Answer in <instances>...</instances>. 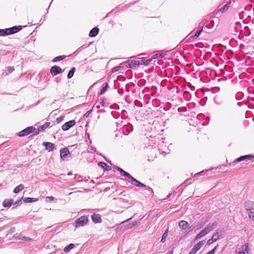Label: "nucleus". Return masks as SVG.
Returning <instances> with one entry per match:
<instances>
[{"label": "nucleus", "mask_w": 254, "mask_h": 254, "mask_svg": "<svg viewBox=\"0 0 254 254\" xmlns=\"http://www.w3.org/2000/svg\"><path fill=\"white\" fill-rule=\"evenodd\" d=\"M203 172H204V171H201V172H200V173H197L196 175H198V174H201V173H203Z\"/></svg>", "instance_id": "50"}, {"label": "nucleus", "mask_w": 254, "mask_h": 254, "mask_svg": "<svg viewBox=\"0 0 254 254\" xmlns=\"http://www.w3.org/2000/svg\"><path fill=\"white\" fill-rule=\"evenodd\" d=\"M127 128H129L131 131H132L133 130V127L131 124H128L125 127Z\"/></svg>", "instance_id": "37"}, {"label": "nucleus", "mask_w": 254, "mask_h": 254, "mask_svg": "<svg viewBox=\"0 0 254 254\" xmlns=\"http://www.w3.org/2000/svg\"><path fill=\"white\" fill-rule=\"evenodd\" d=\"M202 28H201V29L200 30L197 31L195 33V34L193 36H192V37L193 39L197 38L200 35V34L201 32H202Z\"/></svg>", "instance_id": "29"}, {"label": "nucleus", "mask_w": 254, "mask_h": 254, "mask_svg": "<svg viewBox=\"0 0 254 254\" xmlns=\"http://www.w3.org/2000/svg\"><path fill=\"white\" fill-rule=\"evenodd\" d=\"M75 67H72L71 68V69L69 70V71L68 72L67 75V77L68 79H70L73 76L74 73L75 72Z\"/></svg>", "instance_id": "23"}, {"label": "nucleus", "mask_w": 254, "mask_h": 254, "mask_svg": "<svg viewBox=\"0 0 254 254\" xmlns=\"http://www.w3.org/2000/svg\"><path fill=\"white\" fill-rule=\"evenodd\" d=\"M50 124V123H46L43 125L40 126V128L41 130L45 129H46V128H47L49 126Z\"/></svg>", "instance_id": "31"}, {"label": "nucleus", "mask_w": 254, "mask_h": 254, "mask_svg": "<svg viewBox=\"0 0 254 254\" xmlns=\"http://www.w3.org/2000/svg\"><path fill=\"white\" fill-rule=\"evenodd\" d=\"M21 240H27V237H24V236H22V239Z\"/></svg>", "instance_id": "45"}, {"label": "nucleus", "mask_w": 254, "mask_h": 254, "mask_svg": "<svg viewBox=\"0 0 254 254\" xmlns=\"http://www.w3.org/2000/svg\"><path fill=\"white\" fill-rule=\"evenodd\" d=\"M160 56H161V55H160L157 54H155V55H153V56H152V59H157V58H158Z\"/></svg>", "instance_id": "40"}, {"label": "nucleus", "mask_w": 254, "mask_h": 254, "mask_svg": "<svg viewBox=\"0 0 254 254\" xmlns=\"http://www.w3.org/2000/svg\"><path fill=\"white\" fill-rule=\"evenodd\" d=\"M204 243V240L199 241L193 246L192 249L189 252V254H195L203 246Z\"/></svg>", "instance_id": "9"}, {"label": "nucleus", "mask_w": 254, "mask_h": 254, "mask_svg": "<svg viewBox=\"0 0 254 254\" xmlns=\"http://www.w3.org/2000/svg\"><path fill=\"white\" fill-rule=\"evenodd\" d=\"M24 188V185H23L22 184H20L19 185H18V186H17L13 190V192L15 193H18L20 191L22 190H23Z\"/></svg>", "instance_id": "20"}, {"label": "nucleus", "mask_w": 254, "mask_h": 254, "mask_svg": "<svg viewBox=\"0 0 254 254\" xmlns=\"http://www.w3.org/2000/svg\"><path fill=\"white\" fill-rule=\"evenodd\" d=\"M86 114H87V115H88V112L86 113V116H87V115H86Z\"/></svg>", "instance_id": "52"}, {"label": "nucleus", "mask_w": 254, "mask_h": 254, "mask_svg": "<svg viewBox=\"0 0 254 254\" xmlns=\"http://www.w3.org/2000/svg\"><path fill=\"white\" fill-rule=\"evenodd\" d=\"M63 120V117H60L59 118H58L57 119V122L58 123H60L61 122H62Z\"/></svg>", "instance_id": "42"}, {"label": "nucleus", "mask_w": 254, "mask_h": 254, "mask_svg": "<svg viewBox=\"0 0 254 254\" xmlns=\"http://www.w3.org/2000/svg\"><path fill=\"white\" fill-rule=\"evenodd\" d=\"M91 218L94 223H100L102 222L101 216L99 214H93L91 215Z\"/></svg>", "instance_id": "14"}, {"label": "nucleus", "mask_w": 254, "mask_h": 254, "mask_svg": "<svg viewBox=\"0 0 254 254\" xmlns=\"http://www.w3.org/2000/svg\"><path fill=\"white\" fill-rule=\"evenodd\" d=\"M101 106H102V107H104V103L103 101L101 102L100 103V105H97L96 108H99Z\"/></svg>", "instance_id": "39"}, {"label": "nucleus", "mask_w": 254, "mask_h": 254, "mask_svg": "<svg viewBox=\"0 0 254 254\" xmlns=\"http://www.w3.org/2000/svg\"><path fill=\"white\" fill-rule=\"evenodd\" d=\"M23 201L25 203L34 202L38 201L37 198L24 197L23 198Z\"/></svg>", "instance_id": "19"}, {"label": "nucleus", "mask_w": 254, "mask_h": 254, "mask_svg": "<svg viewBox=\"0 0 254 254\" xmlns=\"http://www.w3.org/2000/svg\"><path fill=\"white\" fill-rule=\"evenodd\" d=\"M140 220H135L129 224V228H131L132 227L137 226V225H139L140 224Z\"/></svg>", "instance_id": "24"}, {"label": "nucleus", "mask_w": 254, "mask_h": 254, "mask_svg": "<svg viewBox=\"0 0 254 254\" xmlns=\"http://www.w3.org/2000/svg\"><path fill=\"white\" fill-rule=\"evenodd\" d=\"M140 64H143L139 61L133 60L128 63V66L130 68H134Z\"/></svg>", "instance_id": "15"}, {"label": "nucleus", "mask_w": 254, "mask_h": 254, "mask_svg": "<svg viewBox=\"0 0 254 254\" xmlns=\"http://www.w3.org/2000/svg\"><path fill=\"white\" fill-rule=\"evenodd\" d=\"M249 248L248 243L241 246H238L235 251V254H249Z\"/></svg>", "instance_id": "4"}, {"label": "nucleus", "mask_w": 254, "mask_h": 254, "mask_svg": "<svg viewBox=\"0 0 254 254\" xmlns=\"http://www.w3.org/2000/svg\"><path fill=\"white\" fill-rule=\"evenodd\" d=\"M116 169L120 172L121 175L124 177H127V181L128 183L134 185V186L138 187H144L145 185L139 181H137L133 177H132L129 173L126 172L122 168L119 167H116Z\"/></svg>", "instance_id": "1"}, {"label": "nucleus", "mask_w": 254, "mask_h": 254, "mask_svg": "<svg viewBox=\"0 0 254 254\" xmlns=\"http://www.w3.org/2000/svg\"><path fill=\"white\" fill-rule=\"evenodd\" d=\"M179 226L181 229L185 230L189 227V224L186 221L182 220L179 223Z\"/></svg>", "instance_id": "16"}, {"label": "nucleus", "mask_w": 254, "mask_h": 254, "mask_svg": "<svg viewBox=\"0 0 254 254\" xmlns=\"http://www.w3.org/2000/svg\"><path fill=\"white\" fill-rule=\"evenodd\" d=\"M15 227H12L10 229L8 230V233H12L15 231Z\"/></svg>", "instance_id": "41"}, {"label": "nucleus", "mask_w": 254, "mask_h": 254, "mask_svg": "<svg viewBox=\"0 0 254 254\" xmlns=\"http://www.w3.org/2000/svg\"><path fill=\"white\" fill-rule=\"evenodd\" d=\"M20 202V200H18V201L15 202V203H14V205H15V207H16L19 205Z\"/></svg>", "instance_id": "43"}, {"label": "nucleus", "mask_w": 254, "mask_h": 254, "mask_svg": "<svg viewBox=\"0 0 254 254\" xmlns=\"http://www.w3.org/2000/svg\"><path fill=\"white\" fill-rule=\"evenodd\" d=\"M50 72L53 75H56L62 72V69L60 67L54 65L51 68Z\"/></svg>", "instance_id": "11"}, {"label": "nucleus", "mask_w": 254, "mask_h": 254, "mask_svg": "<svg viewBox=\"0 0 254 254\" xmlns=\"http://www.w3.org/2000/svg\"><path fill=\"white\" fill-rule=\"evenodd\" d=\"M253 206H254V203L252 201H249L246 203V209L250 211L248 212L250 219L254 220V212L251 211V209H253Z\"/></svg>", "instance_id": "6"}, {"label": "nucleus", "mask_w": 254, "mask_h": 254, "mask_svg": "<svg viewBox=\"0 0 254 254\" xmlns=\"http://www.w3.org/2000/svg\"><path fill=\"white\" fill-rule=\"evenodd\" d=\"M88 221L87 217L85 216H81L75 221V227H82L86 225Z\"/></svg>", "instance_id": "5"}, {"label": "nucleus", "mask_w": 254, "mask_h": 254, "mask_svg": "<svg viewBox=\"0 0 254 254\" xmlns=\"http://www.w3.org/2000/svg\"><path fill=\"white\" fill-rule=\"evenodd\" d=\"M75 124V121L74 120L69 121L64 123L62 127V128L63 130L66 131L68 130L70 127L74 126Z\"/></svg>", "instance_id": "10"}, {"label": "nucleus", "mask_w": 254, "mask_h": 254, "mask_svg": "<svg viewBox=\"0 0 254 254\" xmlns=\"http://www.w3.org/2000/svg\"><path fill=\"white\" fill-rule=\"evenodd\" d=\"M88 151H91V152H92V151L95 152V149L93 146H92L91 145H89L88 147Z\"/></svg>", "instance_id": "34"}, {"label": "nucleus", "mask_w": 254, "mask_h": 254, "mask_svg": "<svg viewBox=\"0 0 254 254\" xmlns=\"http://www.w3.org/2000/svg\"><path fill=\"white\" fill-rule=\"evenodd\" d=\"M38 133V131H36V133H35V134H37Z\"/></svg>", "instance_id": "51"}, {"label": "nucleus", "mask_w": 254, "mask_h": 254, "mask_svg": "<svg viewBox=\"0 0 254 254\" xmlns=\"http://www.w3.org/2000/svg\"><path fill=\"white\" fill-rule=\"evenodd\" d=\"M3 220H4L3 218H0V222L3 221Z\"/></svg>", "instance_id": "47"}, {"label": "nucleus", "mask_w": 254, "mask_h": 254, "mask_svg": "<svg viewBox=\"0 0 254 254\" xmlns=\"http://www.w3.org/2000/svg\"><path fill=\"white\" fill-rule=\"evenodd\" d=\"M12 203L13 200L12 199H5L2 202V206L4 207H10Z\"/></svg>", "instance_id": "18"}, {"label": "nucleus", "mask_w": 254, "mask_h": 254, "mask_svg": "<svg viewBox=\"0 0 254 254\" xmlns=\"http://www.w3.org/2000/svg\"><path fill=\"white\" fill-rule=\"evenodd\" d=\"M168 235V229H167L165 230V232L163 233L162 239H161V242L164 243L165 241V240L166 238L167 237Z\"/></svg>", "instance_id": "26"}, {"label": "nucleus", "mask_w": 254, "mask_h": 254, "mask_svg": "<svg viewBox=\"0 0 254 254\" xmlns=\"http://www.w3.org/2000/svg\"><path fill=\"white\" fill-rule=\"evenodd\" d=\"M219 236L220 235L219 233L218 232H216L213 235L211 238L213 240V241L216 242L219 239Z\"/></svg>", "instance_id": "28"}, {"label": "nucleus", "mask_w": 254, "mask_h": 254, "mask_svg": "<svg viewBox=\"0 0 254 254\" xmlns=\"http://www.w3.org/2000/svg\"><path fill=\"white\" fill-rule=\"evenodd\" d=\"M42 145L45 147V149L49 152L53 151L55 148L54 144L49 142H44Z\"/></svg>", "instance_id": "13"}, {"label": "nucleus", "mask_w": 254, "mask_h": 254, "mask_svg": "<svg viewBox=\"0 0 254 254\" xmlns=\"http://www.w3.org/2000/svg\"><path fill=\"white\" fill-rule=\"evenodd\" d=\"M173 251H169L167 254H173Z\"/></svg>", "instance_id": "46"}, {"label": "nucleus", "mask_w": 254, "mask_h": 254, "mask_svg": "<svg viewBox=\"0 0 254 254\" xmlns=\"http://www.w3.org/2000/svg\"><path fill=\"white\" fill-rule=\"evenodd\" d=\"M231 2H227L226 4H225L222 7L220 8L218 11L223 12L226 10H227L230 6V4Z\"/></svg>", "instance_id": "22"}, {"label": "nucleus", "mask_w": 254, "mask_h": 254, "mask_svg": "<svg viewBox=\"0 0 254 254\" xmlns=\"http://www.w3.org/2000/svg\"><path fill=\"white\" fill-rule=\"evenodd\" d=\"M98 165L104 170H108V169L107 167H109L106 163L102 162H99Z\"/></svg>", "instance_id": "25"}, {"label": "nucleus", "mask_w": 254, "mask_h": 254, "mask_svg": "<svg viewBox=\"0 0 254 254\" xmlns=\"http://www.w3.org/2000/svg\"><path fill=\"white\" fill-rule=\"evenodd\" d=\"M105 86L103 87L102 88V89L101 90V91H100L101 95L104 94L107 90V88L108 87V84L107 83H105Z\"/></svg>", "instance_id": "30"}, {"label": "nucleus", "mask_w": 254, "mask_h": 254, "mask_svg": "<svg viewBox=\"0 0 254 254\" xmlns=\"http://www.w3.org/2000/svg\"><path fill=\"white\" fill-rule=\"evenodd\" d=\"M72 175V173L71 172H68V174H67V175H68V176H70V175Z\"/></svg>", "instance_id": "48"}, {"label": "nucleus", "mask_w": 254, "mask_h": 254, "mask_svg": "<svg viewBox=\"0 0 254 254\" xmlns=\"http://www.w3.org/2000/svg\"><path fill=\"white\" fill-rule=\"evenodd\" d=\"M7 68L10 72H11L14 70V67L12 66H8Z\"/></svg>", "instance_id": "44"}, {"label": "nucleus", "mask_w": 254, "mask_h": 254, "mask_svg": "<svg viewBox=\"0 0 254 254\" xmlns=\"http://www.w3.org/2000/svg\"><path fill=\"white\" fill-rule=\"evenodd\" d=\"M216 226L215 223L208 224L204 229L202 230L197 235L195 236L194 240L195 241L198 239H201L202 237L206 235L210 232L212 231Z\"/></svg>", "instance_id": "2"}, {"label": "nucleus", "mask_w": 254, "mask_h": 254, "mask_svg": "<svg viewBox=\"0 0 254 254\" xmlns=\"http://www.w3.org/2000/svg\"><path fill=\"white\" fill-rule=\"evenodd\" d=\"M69 154V151L67 148H64L60 150V156L63 160H64L65 157Z\"/></svg>", "instance_id": "12"}, {"label": "nucleus", "mask_w": 254, "mask_h": 254, "mask_svg": "<svg viewBox=\"0 0 254 254\" xmlns=\"http://www.w3.org/2000/svg\"><path fill=\"white\" fill-rule=\"evenodd\" d=\"M248 160L252 161V162L254 161V156L253 155H247L244 156H242L238 158H237L234 162H240L242 161H247Z\"/></svg>", "instance_id": "8"}, {"label": "nucleus", "mask_w": 254, "mask_h": 254, "mask_svg": "<svg viewBox=\"0 0 254 254\" xmlns=\"http://www.w3.org/2000/svg\"><path fill=\"white\" fill-rule=\"evenodd\" d=\"M75 246L74 244H70L69 245L66 246L64 249V251L66 253H68L69 252H70V251L71 250H72V249H73L74 248Z\"/></svg>", "instance_id": "21"}, {"label": "nucleus", "mask_w": 254, "mask_h": 254, "mask_svg": "<svg viewBox=\"0 0 254 254\" xmlns=\"http://www.w3.org/2000/svg\"><path fill=\"white\" fill-rule=\"evenodd\" d=\"M121 67L120 66H115L112 69V72H115L116 71H118L121 69Z\"/></svg>", "instance_id": "33"}, {"label": "nucleus", "mask_w": 254, "mask_h": 254, "mask_svg": "<svg viewBox=\"0 0 254 254\" xmlns=\"http://www.w3.org/2000/svg\"><path fill=\"white\" fill-rule=\"evenodd\" d=\"M31 240H32V239L29 238H27V240L26 241H31Z\"/></svg>", "instance_id": "49"}, {"label": "nucleus", "mask_w": 254, "mask_h": 254, "mask_svg": "<svg viewBox=\"0 0 254 254\" xmlns=\"http://www.w3.org/2000/svg\"><path fill=\"white\" fill-rule=\"evenodd\" d=\"M209 171V170H205V171H206V172H207V171Z\"/></svg>", "instance_id": "55"}, {"label": "nucleus", "mask_w": 254, "mask_h": 254, "mask_svg": "<svg viewBox=\"0 0 254 254\" xmlns=\"http://www.w3.org/2000/svg\"><path fill=\"white\" fill-rule=\"evenodd\" d=\"M214 242H215L214 241H213V240L212 239V238H211V239H209L207 242V245H208V246L209 245H210L211 244H212V243H213Z\"/></svg>", "instance_id": "38"}, {"label": "nucleus", "mask_w": 254, "mask_h": 254, "mask_svg": "<svg viewBox=\"0 0 254 254\" xmlns=\"http://www.w3.org/2000/svg\"><path fill=\"white\" fill-rule=\"evenodd\" d=\"M151 59H148L145 62L143 61H141V63L143 64H148L149 63H150L151 62Z\"/></svg>", "instance_id": "36"}, {"label": "nucleus", "mask_w": 254, "mask_h": 254, "mask_svg": "<svg viewBox=\"0 0 254 254\" xmlns=\"http://www.w3.org/2000/svg\"><path fill=\"white\" fill-rule=\"evenodd\" d=\"M22 29L21 26H13L11 28L5 29H0V36H4L8 35L14 34Z\"/></svg>", "instance_id": "3"}, {"label": "nucleus", "mask_w": 254, "mask_h": 254, "mask_svg": "<svg viewBox=\"0 0 254 254\" xmlns=\"http://www.w3.org/2000/svg\"><path fill=\"white\" fill-rule=\"evenodd\" d=\"M36 129L33 127H29L18 133L19 136H25L33 132Z\"/></svg>", "instance_id": "7"}, {"label": "nucleus", "mask_w": 254, "mask_h": 254, "mask_svg": "<svg viewBox=\"0 0 254 254\" xmlns=\"http://www.w3.org/2000/svg\"><path fill=\"white\" fill-rule=\"evenodd\" d=\"M201 226H200L199 227H198L197 228V229H199V228H201Z\"/></svg>", "instance_id": "54"}, {"label": "nucleus", "mask_w": 254, "mask_h": 254, "mask_svg": "<svg viewBox=\"0 0 254 254\" xmlns=\"http://www.w3.org/2000/svg\"><path fill=\"white\" fill-rule=\"evenodd\" d=\"M86 114H87V115H88V112L86 113V116H87V115H86Z\"/></svg>", "instance_id": "53"}, {"label": "nucleus", "mask_w": 254, "mask_h": 254, "mask_svg": "<svg viewBox=\"0 0 254 254\" xmlns=\"http://www.w3.org/2000/svg\"><path fill=\"white\" fill-rule=\"evenodd\" d=\"M99 33V29L97 27H94L91 29L89 32V36L94 37L96 36Z\"/></svg>", "instance_id": "17"}, {"label": "nucleus", "mask_w": 254, "mask_h": 254, "mask_svg": "<svg viewBox=\"0 0 254 254\" xmlns=\"http://www.w3.org/2000/svg\"><path fill=\"white\" fill-rule=\"evenodd\" d=\"M46 201L47 202H51L53 201L54 199V197L52 196H47L46 197Z\"/></svg>", "instance_id": "32"}, {"label": "nucleus", "mask_w": 254, "mask_h": 254, "mask_svg": "<svg viewBox=\"0 0 254 254\" xmlns=\"http://www.w3.org/2000/svg\"><path fill=\"white\" fill-rule=\"evenodd\" d=\"M13 238L17 240H21L22 239V236L18 235V234H15L13 235Z\"/></svg>", "instance_id": "35"}, {"label": "nucleus", "mask_w": 254, "mask_h": 254, "mask_svg": "<svg viewBox=\"0 0 254 254\" xmlns=\"http://www.w3.org/2000/svg\"><path fill=\"white\" fill-rule=\"evenodd\" d=\"M64 58H65V56H58V57L55 58L52 61L53 62H59V61L63 60V59H64Z\"/></svg>", "instance_id": "27"}]
</instances>
